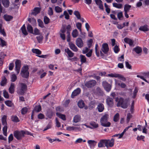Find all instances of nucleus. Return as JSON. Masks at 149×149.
I'll return each instance as SVG.
<instances>
[{"instance_id":"obj_1","label":"nucleus","mask_w":149,"mask_h":149,"mask_svg":"<svg viewBox=\"0 0 149 149\" xmlns=\"http://www.w3.org/2000/svg\"><path fill=\"white\" fill-rule=\"evenodd\" d=\"M115 101L117 102V107H120L123 109L127 108L129 104L128 99H124L123 98L121 97L119 98L117 97H116Z\"/></svg>"},{"instance_id":"obj_2","label":"nucleus","mask_w":149,"mask_h":149,"mask_svg":"<svg viewBox=\"0 0 149 149\" xmlns=\"http://www.w3.org/2000/svg\"><path fill=\"white\" fill-rule=\"evenodd\" d=\"M29 68L28 65L24 66L22 68L20 74L23 77L27 78L29 77Z\"/></svg>"},{"instance_id":"obj_3","label":"nucleus","mask_w":149,"mask_h":149,"mask_svg":"<svg viewBox=\"0 0 149 149\" xmlns=\"http://www.w3.org/2000/svg\"><path fill=\"white\" fill-rule=\"evenodd\" d=\"M27 89V86L24 83H21L17 89L18 93L20 95H23Z\"/></svg>"},{"instance_id":"obj_4","label":"nucleus","mask_w":149,"mask_h":149,"mask_svg":"<svg viewBox=\"0 0 149 149\" xmlns=\"http://www.w3.org/2000/svg\"><path fill=\"white\" fill-rule=\"evenodd\" d=\"M25 134V132L23 130L15 131L13 133L14 136L18 140H21L24 136Z\"/></svg>"},{"instance_id":"obj_5","label":"nucleus","mask_w":149,"mask_h":149,"mask_svg":"<svg viewBox=\"0 0 149 149\" xmlns=\"http://www.w3.org/2000/svg\"><path fill=\"white\" fill-rule=\"evenodd\" d=\"M107 76L111 77L118 78L119 79L123 81H125L126 80V78L123 75L119 74L111 73L108 74L107 75Z\"/></svg>"},{"instance_id":"obj_6","label":"nucleus","mask_w":149,"mask_h":149,"mask_svg":"<svg viewBox=\"0 0 149 149\" xmlns=\"http://www.w3.org/2000/svg\"><path fill=\"white\" fill-rule=\"evenodd\" d=\"M131 7V5H129L127 4H125L124 6V15L125 17L127 18H128L129 17L128 13L129 12Z\"/></svg>"},{"instance_id":"obj_7","label":"nucleus","mask_w":149,"mask_h":149,"mask_svg":"<svg viewBox=\"0 0 149 149\" xmlns=\"http://www.w3.org/2000/svg\"><path fill=\"white\" fill-rule=\"evenodd\" d=\"M15 70L17 74H18L19 73L21 68L20 61L19 60H17L15 62Z\"/></svg>"},{"instance_id":"obj_8","label":"nucleus","mask_w":149,"mask_h":149,"mask_svg":"<svg viewBox=\"0 0 149 149\" xmlns=\"http://www.w3.org/2000/svg\"><path fill=\"white\" fill-rule=\"evenodd\" d=\"M102 85L105 90L107 92H109L111 89V86L106 81L103 82Z\"/></svg>"},{"instance_id":"obj_9","label":"nucleus","mask_w":149,"mask_h":149,"mask_svg":"<svg viewBox=\"0 0 149 149\" xmlns=\"http://www.w3.org/2000/svg\"><path fill=\"white\" fill-rule=\"evenodd\" d=\"M101 50L105 54L107 53L109 50V48L108 45L107 43H104L102 44Z\"/></svg>"},{"instance_id":"obj_10","label":"nucleus","mask_w":149,"mask_h":149,"mask_svg":"<svg viewBox=\"0 0 149 149\" xmlns=\"http://www.w3.org/2000/svg\"><path fill=\"white\" fill-rule=\"evenodd\" d=\"M96 83L95 81L92 80L86 82L85 85L87 87L91 88L94 86L96 84Z\"/></svg>"},{"instance_id":"obj_11","label":"nucleus","mask_w":149,"mask_h":149,"mask_svg":"<svg viewBox=\"0 0 149 149\" xmlns=\"http://www.w3.org/2000/svg\"><path fill=\"white\" fill-rule=\"evenodd\" d=\"M75 43L76 45L79 48H81L83 46L84 43L82 39L80 38H78L76 40Z\"/></svg>"},{"instance_id":"obj_12","label":"nucleus","mask_w":149,"mask_h":149,"mask_svg":"<svg viewBox=\"0 0 149 149\" xmlns=\"http://www.w3.org/2000/svg\"><path fill=\"white\" fill-rule=\"evenodd\" d=\"M69 45L70 49L74 52H77L78 51V49L76 46L72 42L69 43Z\"/></svg>"},{"instance_id":"obj_13","label":"nucleus","mask_w":149,"mask_h":149,"mask_svg":"<svg viewBox=\"0 0 149 149\" xmlns=\"http://www.w3.org/2000/svg\"><path fill=\"white\" fill-rule=\"evenodd\" d=\"M124 40L125 43L129 44L130 46H134V41L131 39L125 38L124 39Z\"/></svg>"},{"instance_id":"obj_14","label":"nucleus","mask_w":149,"mask_h":149,"mask_svg":"<svg viewBox=\"0 0 149 149\" xmlns=\"http://www.w3.org/2000/svg\"><path fill=\"white\" fill-rule=\"evenodd\" d=\"M81 92L80 88H78L74 90L72 92L71 94V97L74 98V97L79 94Z\"/></svg>"},{"instance_id":"obj_15","label":"nucleus","mask_w":149,"mask_h":149,"mask_svg":"<svg viewBox=\"0 0 149 149\" xmlns=\"http://www.w3.org/2000/svg\"><path fill=\"white\" fill-rule=\"evenodd\" d=\"M109 118V115L107 114H105L101 118L100 120L101 123H102L104 125V122L108 121Z\"/></svg>"},{"instance_id":"obj_16","label":"nucleus","mask_w":149,"mask_h":149,"mask_svg":"<svg viewBox=\"0 0 149 149\" xmlns=\"http://www.w3.org/2000/svg\"><path fill=\"white\" fill-rule=\"evenodd\" d=\"M114 140L113 138H112L111 140L106 139V142L107 143V146L106 147L107 148L109 147H112L114 145Z\"/></svg>"},{"instance_id":"obj_17","label":"nucleus","mask_w":149,"mask_h":149,"mask_svg":"<svg viewBox=\"0 0 149 149\" xmlns=\"http://www.w3.org/2000/svg\"><path fill=\"white\" fill-rule=\"evenodd\" d=\"M87 142L91 149H93L97 143V142L94 140H89Z\"/></svg>"},{"instance_id":"obj_18","label":"nucleus","mask_w":149,"mask_h":149,"mask_svg":"<svg viewBox=\"0 0 149 149\" xmlns=\"http://www.w3.org/2000/svg\"><path fill=\"white\" fill-rule=\"evenodd\" d=\"M41 9L39 7H35L32 11L31 13V15L34 16L38 14L39 13Z\"/></svg>"},{"instance_id":"obj_19","label":"nucleus","mask_w":149,"mask_h":149,"mask_svg":"<svg viewBox=\"0 0 149 149\" xmlns=\"http://www.w3.org/2000/svg\"><path fill=\"white\" fill-rule=\"evenodd\" d=\"M106 147L107 146L106 142V139H102L98 143V147L99 148L103 147H104V145Z\"/></svg>"},{"instance_id":"obj_20","label":"nucleus","mask_w":149,"mask_h":149,"mask_svg":"<svg viewBox=\"0 0 149 149\" xmlns=\"http://www.w3.org/2000/svg\"><path fill=\"white\" fill-rule=\"evenodd\" d=\"M65 52L67 54L69 57L72 58L74 55V53L72 52L68 48H67L64 49Z\"/></svg>"},{"instance_id":"obj_21","label":"nucleus","mask_w":149,"mask_h":149,"mask_svg":"<svg viewBox=\"0 0 149 149\" xmlns=\"http://www.w3.org/2000/svg\"><path fill=\"white\" fill-rule=\"evenodd\" d=\"M97 104L96 101L94 100L90 101L89 104L88 108L90 109H92L94 108L95 106V104Z\"/></svg>"},{"instance_id":"obj_22","label":"nucleus","mask_w":149,"mask_h":149,"mask_svg":"<svg viewBox=\"0 0 149 149\" xmlns=\"http://www.w3.org/2000/svg\"><path fill=\"white\" fill-rule=\"evenodd\" d=\"M97 109L99 112H102L104 109V104L101 103H99L97 105Z\"/></svg>"},{"instance_id":"obj_23","label":"nucleus","mask_w":149,"mask_h":149,"mask_svg":"<svg viewBox=\"0 0 149 149\" xmlns=\"http://www.w3.org/2000/svg\"><path fill=\"white\" fill-rule=\"evenodd\" d=\"M106 102L107 105L109 106H112L113 104V98L108 97L106 99Z\"/></svg>"},{"instance_id":"obj_24","label":"nucleus","mask_w":149,"mask_h":149,"mask_svg":"<svg viewBox=\"0 0 149 149\" xmlns=\"http://www.w3.org/2000/svg\"><path fill=\"white\" fill-rule=\"evenodd\" d=\"M81 120V116L79 115H76L74 116L73 118V122L77 123L79 122Z\"/></svg>"},{"instance_id":"obj_25","label":"nucleus","mask_w":149,"mask_h":149,"mask_svg":"<svg viewBox=\"0 0 149 149\" xmlns=\"http://www.w3.org/2000/svg\"><path fill=\"white\" fill-rule=\"evenodd\" d=\"M15 85L13 83H11L10 86L9 88V92L11 94L13 93L15 91Z\"/></svg>"},{"instance_id":"obj_26","label":"nucleus","mask_w":149,"mask_h":149,"mask_svg":"<svg viewBox=\"0 0 149 149\" xmlns=\"http://www.w3.org/2000/svg\"><path fill=\"white\" fill-rule=\"evenodd\" d=\"M96 3L99 6L100 9L103 10V6L102 4V1L101 0H95Z\"/></svg>"},{"instance_id":"obj_27","label":"nucleus","mask_w":149,"mask_h":149,"mask_svg":"<svg viewBox=\"0 0 149 149\" xmlns=\"http://www.w3.org/2000/svg\"><path fill=\"white\" fill-rule=\"evenodd\" d=\"M79 129V127H74V126H68L66 128V130L69 131H76Z\"/></svg>"},{"instance_id":"obj_28","label":"nucleus","mask_w":149,"mask_h":149,"mask_svg":"<svg viewBox=\"0 0 149 149\" xmlns=\"http://www.w3.org/2000/svg\"><path fill=\"white\" fill-rule=\"evenodd\" d=\"M133 51H134L137 54H139L142 52V49L139 46H137L134 48Z\"/></svg>"},{"instance_id":"obj_29","label":"nucleus","mask_w":149,"mask_h":149,"mask_svg":"<svg viewBox=\"0 0 149 149\" xmlns=\"http://www.w3.org/2000/svg\"><path fill=\"white\" fill-rule=\"evenodd\" d=\"M2 3L5 8H8L10 2L9 0H2Z\"/></svg>"},{"instance_id":"obj_30","label":"nucleus","mask_w":149,"mask_h":149,"mask_svg":"<svg viewBox=\"0 0 149 149\" xmlns=\"http://www.w3.org/2000/svg\"><path fill=\"white\" fill-rule=\"evenodd\" d=\"M114 81L116 84H117L118 86H120L121 88H125L126 87V85L125 83H121L120 84V83L118 82V80L116 79H114Z\"/></svg>"},{"instance_id":"obj_31","label":"nucleus","mask_w":149,"mask_h":149,"mask_svg":"<svg viewBox=\"0 0 149 149\" xmlns=\"http://www.w3.org/2000/svg\"><path fill=\"white\" fill-rule=\"evenodd\" d=\"M3 17L6 21H9L12 19L13 17L11 15H4Z\"/></svg>"},{"instance_id":"obj_32","label":"nucleus","mask_w":149,"mask_h":149,"mask_svg":"<svg viewBox=\"0 0 149 149\" xmlns=\"http://www.w3.org/2000/svg\"><path fill=\"white\" fill-rule=\"evenodd\" d=\"M7 116L6 115H4L2 118L1 121L2 124L3 125H7L6 122Z\"/></svg>"},{"instance_id":"obj_33","label":"nucleus","mask_w":149,"mask_h":149,"mask_svg":"<svg viewBox=\"0 0 149 149\" xmlns=\"http://www.w3.org/2000/svg\"><path fill=\"white\" fill-rule=\"evenodd\" d=\"M139 30L143 31H146L148 30V28L147 26L144 25L141 26L139 29Z\"/></svg>"},{"instance_id":"obj_34","label":"nucleus","mask_w":149,"mask_h":149,"mask_svg":"<svg viewBox=\"0 0 149 149\" xmlns=\"http://www.w3.org/2000/svg\"><path fill=\"white\" fill-rule=\"evenodd\" d=\"M21 29L23 34L24 35H26L28 34V33L26 30L25 24H24L21 27Z\"/></svg>"},{"instance_id":"obj_35","label":"nucleus","mask_w":149,"mask_h":149,"mask_svg":"<svg viewBox=\"0 0 149 149\" xmlns=\"http://www.w3.org/2000/svg\"><path fill=\"white\" fill-rule=\"evenodd\" d=\"M117 15L118 18L119 20H121L123 19V13L120 10V12L118 13Z\"/></svg>"},{"instance_id":"obj_36","label":"nucleus","mask_w":149,"mask_h":149,"mask_svg":"<svg viewBox=\"0 0 149 149\" xmlns=\"http://www.w3.org/2000/svg\"><path fill=\"white\" fill-rule=\"evenodd\" d=\"M56 114L58 117L63 120H66V118L65 115L58 113H56Z\"/></svg>"},{"instance_id":"obj_37","label":"nucleus","mask_w":149,"mask_h":149,"mask_svg":"<svg viewBox=\"0 0 149 149\" xmlns=\"http://www.w3.org/2000/svg\"><path fill=\"white\" fill-rule=\"evenodd\" d=\"M113 7L118 9H120L122 7V5L120 3H113Z\"/></svg>"},{"instance_id":"obj_38","label":"nucleus","mask_w":149,"mask_h":149,"mask_svg":"<svg viewBox=\"0 0 149 149\" xmlns=\"http://www.w3.org/2000/svg\"><path fill=\"white\" fill-rule=\"evenodd\" d=\"M84 103L82 100H80L78 102V105L80 108H83L84 107Z\"/></svg>"},{"instance_id":"obj_39","label":"nucleus","mask_w":149,"mask_h":149,"mask_svg":"<svg viewBox=\"0 0 149 149\" xmlns=\"http://www.w3.org/2000/svg\"><path fill=\"white\" fill-rule=\"evenodd\" d=\"M27 30L30 33H33V29L32 26L29 24H28L27 27Z\"/></svg>"},{"instance_id":"obj_40","label":"nucleus","mask_w":149,"mask_h":149,"mask_svg":"<svg viewBox=\"0 0 149 149\" xmlns=\"http://www.w3.org/2000/svg\"><path fill=\"white\" fill-rule=\"evenodd\" d=\"M0 33L3 36H6V33L4 31V29H3L2 25L0 23Z\"/></svg>"},{"instance_id":"obj_41","label":"nucleus","mask_w":149,"mask_h":149,"mask_svg":"<svg viewBox=\"0 0 149 149\" xmlns=\"http://www.w3.org/2000/svg\"><path fill=\"white\" fill-rule=\"evenodd\" d=\"M32 52L34 53L37 54L38 55L41 54V51L40 50L36 49H33L32 50Z\"/></svg>"},{"instance_id":"obj_42","label":"nucleus","mask_w":149,"mask_h":149,"mask_svg":"<svg viewBox=\"0 0 149 149\" xmlns=\"http://www.w3.org/2000/svg\"><path fill=\"white\" fill-rule=\"evenodd\" d=\"M50 20L49 19L47 16H45L43 18V21L44 23L45 24H48L49 23Z\"/></svg>"},{"instance_id":"obj_43","label":"nucleus","mask_w":149,"mask_h":149,"mask_svg":"<svg viewBox=\"0 0 149 149\" xmlns=\"http://www.w3.org/2000/svg\"><path fill=\"white\" fill-rule=\"evenodd\" d=\"M78 34V32L77 29H75L74 30L72 33V36L73 38L77 37Z\"/></svg>"},{"instance_id":"obj_44","label":"nucleus","mask_w":149,"mask_h":149,"mask_svg":"<svg viewBox=\"0 0 149 149\" xmlns=\"http://www.w3.org/2000/svg\"><path fill=\"white\" fill-rule=\"evenodd\" d=\"M119 119V114L118 113H116L114 116L113 120L115 122H117Z\"/></svg>"},{"instance_id":"obj_45","label":"nucleus","mask_w":149,"mask_h":149,"mask_svg":"<svg viewBox=\"0 0 149 149\" xmlns=\"http://www.w3.org/2000/svg\"><path fill=\"white\" fill-rule=\"evenodd\" d=\"M7 83V79L5 77H3L1 83V85L2 86H4Z\"/></svg>"},{"instance_id":"obj_46","label":"nucleus","mask_w":149,"mask_h":149,"mask_svg":"<svg viewBox=\"0 0 149 149\" xmlns=\"http://www.w3.org/2000/svg\"><path fill=\"white\" fill-rule=\"evenodd\" d=\"M81 62L82 63H85L86 62V58L85 56L81 55H80Z\"/></svg>"},{"instance_id":"obj_47","label":"nucleus","mask_w":149,"mask_h":149,"mask_svg":"<svg viewBox=\"0 0 149 149\" xmlns=\"http://www.w3.org/2000/svg\"><path fill=\"white\" fill-rule=\"evenodd\" d=\"M5 104L9 107H12L13 105V103L10 100H7L5 101Z\"/></svg>"},{"instance_id":"obj_48","label":"nucleus","mask_w":149,"mask_h":149,"mask_svg":"<svg viewBox=\"0 0 149 149\" xmlns=\"http://www.w3.org/2000/svg\"><path fill=\"white\" fill-rule=\"evenodd\" d=\"M11 119L12 120L15 122H17L19 121L18 118L15 116H12Z\"/></svg>"},{"instance_id":"obj_49","label":"nucleus","mask_w":149,"mask_h":149,"mask_svg":"<svg viewBox=\"0 0 149 149\" xmlns=\"http://www.w3.org/2000/svg\"><path fill=\"white\" fill-rule=\"evenodd\" d=\"M11 81L12 82L15 81L17 79V76L16 74H13L11 76Z\"/></svg>"},{"instance_id":"obj_50","label":"nucleus","mask_w":149,"mask_h":149,"mask_svg":"<svg viewBox=\"0 0 149 149\" xmlns=\"http://www.w3.org/2000/svg\"><path fill=\"white\" fill-rule=\"evenodd\" d=\"M38 25L39 26L42 28L44 27L43 23L41 20L39 19L38 20Z\"/></svg>"},{"instance_id":"obj_51","label":"nucleus","mask_w":149,"mask_h":149,"mask_svg":"<svg viewBox=\"0 0 149 149\" xmlns=\"http://www.w3.org/2000/svg\"><path fill=\"white\" fill-rule=\"evenodd\" d=\"M4 126L3 128V134L6 136H7V125H4Z\"/></svg>"},{"instance_id":"obj_52","label":"nucleus","mask_w":149,"mask_h":149,"mask_svg":"<svg viewBox=\"0 0 149 149\" xmlns=\"http://www.w3.org/2000/svg\"><path fill=\"white\" fill-rule=\"evenodd\" d=\"M101 124L102 126L107 127H110L111 124V123L108 121L104 122V125H103L102 123Z\"/></svg>"},{"instance_id":"obj_53","label":"nucleus","mask_w":149,"mask_h":149,"mask_svg":"<svg viewBox=\"0 0 149 149\" xmlns=\"http://www.w3.org/2000/svg\"><path fill=\"white\" fill-rule=\"evenodd\" d=\"M138 92V90L137 88L136 87H135L134 88V90L133 93V95L132 96L133 98H135Z\"/></svg>"},{"instance_id":"obj_54","label":"nucleus","mask_w":149,"mask_h":149,"mask_svg":"<svg viewBox=\"0 0 149 149\" xmlns=\"http://www.w3.org/2000/svg\"><path fill=\"white\" fill-rule=\"evenodd\" d=\"M93 42V40L92 39H90L88 41L87 44L88 48H90L91 47Z\"/></svg>"},{"instance_id":"obj_55","label":"nucleus","mask_w":149,"mask_h":149,"mask_svg":"<svg viewBox=\"0 0 149 149\" xmlns=\"http://www.w3.org/2000/svg\"><path fill=\"white\" fill-rule=\"evenodd\" d=\"M36 38L39 43H41L43 38V37L42 36H40L36 37Z\"/></svg>"},{"instance_id":"obj_56","label":"nucleus","mask_w":149,"mask_h":149,"mask_svg":"<svg viewBox=\"0 0 149 149\" xmlns=\"http://www.w3.org/2000/svg\"><path fill=\"white\" fill-rule=\"evenodd\" d=\"M90 124L94 128H97L98 127V124L94 122H91L90 123Z\"/></svg>"},{"instance_id":"obj_57","label":"nucleus","mask_w":149,"mask_h":149,"mask_svg":"<svg viewBox=\"0 0 149 149\" xmlns=\"http://www.w3.org/2000/svg\"><path fill=\"white\" fill-rule=\"evenodd\" d=\"M74 14L76 16L77 18L79 19H80L81 16L79 12L77 11H75L74 13Z\"/></svg>"},{"instance_id":"obj_58","label":"nucleus","mask_w":149,"mask_h":149,"mask_svg":"<svg viewBox=\"0 0 149 149\" xmlns=\"http://www.w3.org/2000/svg\"><path fill=\"white\" fill-rule=\"evenodd\" d=\"M55 10L57 13H60L62 11V8L58 6L55 7Z\"/></svg>"},{"instance_id":"obj_59","label":"nucleus","mask_w":149,"mask_h":149,"mask_svg":"<svg viewBox=\"0 0 149 149\" xmlns=\"http://www.w3.org/2000/svg\"><path fill=\"white\" fill-rule=\"evenodd\" d=\"M113 49L114 52L116 53H118L120 51V49L118 47L117 45L115 46Z\"/></svg>"},{"instance_id":"obj_60","label":"nucleus","mask_w":149,"mask_h":149,"mask_svg":"<svg viewBox=\"0 0 149 149\" xmlns=\"http://www.w3.org/2000/svg\"><path fill=\"white\" fill-rule=\"evenodd\" d=\"M132 115L130 113H127V122L128 123L129 122L130 118L132 117Z\"/></svg>"},{"instance_id":"obj_61","label":"nucleus","mask_w":149,"mask_h":149,"mask_svg":"<svg viewBox=\"0 0 149 149\" xmlns=\"http://www.w3.org/2000/svg\"><path fill=\"white\" fill-rule=\"evenodd\" d=\"M76 26L77 28L79 30L80 32H81V24L80 22H77L76 24Z\"/></svg>"},{"instance_id":"obj_62","label":"nucleus","mask_w":149,"mask_h":149,"mask_svg":"<svg viewBox=\"0 0 149 149\" xmlns=\"http://www.w3.org/2000/svg\"><path fill=\"white\" fill-rule=\"evenodd\" d=\"M41 107L40 105L36 106L34 108V110L37 112L40 111L41 110Z\"/></svg>"},{"instance_id":"obj_63","label":"nucleus","mask_w":149,"mask_h":149,"mask_svg":"<svg viewBox=\"0 0 149 149\" xmlns=\"http://www.w3.org/2000/svg\"><path fill=\"white\" fill-rule=\"evenodd\" d=\"M28 111V109L26 107L23 108L21 110V113L22 114H26Z\"/></svg>"},{"instance_id":"obj_64","label":"nucleus","mask_w":149,"mask_h":149,"mask_svg":"<svg viewBox=\"0 0 149 149\" xmlns=\"http://www.w3.org/2000/svg\"><path fill=\"white\" fill-rule=\"evenodd\" d=\"M0 41L1 43V45L2 47H3L6 45V41L1 38H0Z\"/></svg>"}]
</instances>
